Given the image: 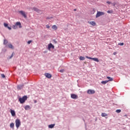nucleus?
Listing matches in <instances>:
<instances>
[{
    "mask_svg": "<svg viewBox=\"0 0 130 130\" xmlns=\"http://www.w3.org/2000/svg\"><path fill=\"white\" fill-rule=\"evenodd\" d=\"M27 96L24 95L22 98H20L19 99V101L21 103V104H23V103H25V101L27 100Z\"/></svg>",
    "mask_w": 130,
    "mask_h": 130,
    "instance_id": "f257e3e1",
    "label": "nucleus"
},
{
    "mask_svg": "<svg viewBox=\"0 0 130 130\" xmlns=\"http://www.w3.org/2000/svg\"><path fill=\"white\" fill-rule=\"evenodd\" d=\"M15 124L17 128H19V127H20V126L21 125V121H20V119H17L15 120Z\"/></svg>",
    "mask_w": 130,
    "mask_h": 130,
    "instance_id": "f03ea898",
    "label": "nucleus"
},
{
    "mask_svg": "<svg viewBox=\"0 0 130 130\" xmlns=\"http://www.w3.org/2000/svg\"><path fill=\"white\" fill-rule=\"evenodd\" d=\"M105 14V13H104V12L98 11L96 14V18H99V17H100V16H103Z\"/></svg>",
    "mask_w": 130,
    "mask_h": 130,
    "instance_id": "7ed1b4c3",
    "label": "nucleus"
},
{
    "mask_svg": "<svg viewBox=\"0 0 130 130\" xmlns=\"http://www.w3.org/2000/svg\"><path fill=\"white\" fill-rule=\"evenodd\" d=\"M85 57L88 59H92V60L96 61V62H99V59H98L97 58H92L91 57H88V56H85Z\"/></svg>",
    "mask_w": 130,
    "mask_h": 130,
    "instance_id": "20e7f679",
    "label": "nucleus"
},
{
    "mask_svg": "<svg viewBox=\"0 0 130 130\" xmlns=\"http://www.w3.org/2000/svg\"><path fill=\"white\" fill-rule=\"evenodd\" d=\"M19 13L21 14L22 17H24L25 18H27V14L23 11H19Z\"/></svg>",
    "mask_w": 130,
    "mask_h": 130,
    "instance_id": "39448f33",
    "label": "nucleus"
},
{
    "mask_svg": "<svg viewBox=\"0 0 130 130\" xmlns=\"http://www.w3.org/2000/svg\"><path fill=\"white\" fill-rule=\"evenodd\" d=\"M52 48L53 49H54V46L53 45H52V44L51 43H50L49 45H48V49L49 50H50V49Z\"/></svg>",
    "mask_w": 130,
    "mask_h": 130,
    "instance_id": "423d86ee",
    "label": "nucleus"
},
{
    "mask_svg": "<svg viewBox=\"0 0 130 130\" xmlns=\"http://www.w3.org/2000/svg\"><path fill=\"white\" fill-rule=\"evenodd\" d=\"M87 94H95V90L92 89H88L87 90Z\"/></svg>",
    "mask_w": 130,
    "mask_h": 130,
    "instance_id": "0eeeda50",
    "label": "nucleus"
},
{
    "mask_svg": "<svg viewBox=\"0 0 130 130\" xmlns=\"http://www.w3.org/2000/svg\"><path fill=\"white\" fill-rule=\"evenodd\" d=\"M32 10L33 11H35V12H37V13H40V12H41V10H39L38 8L36 7H33L32 8Z\"/></svg>",
    "mask_w": 130,
    "mask_h": 130,
    "instance_id": "6e6552de",
    "label": "nucleus"
},
{
    "mask_svg": "<svg viewBox=\"0 0 130 130\" xmlns=\"http://www.w3.org/2000/svg\"><path fill=\"white\" fill-rule=\"evenodd\" d=\"M45 76L46 78H48V79H51V77H52V75L49 73H45Z\"/></svg>",
    "mask_w": 130,
    "mask_h": 130,
    "instance_id": "1a4fd4ad",
    "label": "nucleus"
},
{
    "mask_svg": "<svg viewBox=\"0 0 130 130\" xmlns=\"http://www.w3.org/2000/svg\"><path fill=\"white\" fill-rule=\"evenodd\" d=\"M71 96L72 99H78V95L77 94H71Z\"/></svg>",
    "mask_w": 130,
    "mask_h": 130,
    "instance_id": "9d476101",
    "label": "nucleus"
},
{
    "mask_svg": "<svg viewBox=\"0 0 130 130\" xmlns=\"http://www.w3.org/2000/svg\"><path fill=\"white\" fill-rule=\"evenodd\" d=\"M10 112H11L12 116H15L16 115V113L15 112L14 110L11 109Z\"/></svg>",
    "mask_w": 130,
    "mask_h": 130,
    "instance_id": "9b49d317",
    "label": "nucleus"
},
{
    "mask_svg": "<svg viewBox=\"0 0 130 130\" xmlns=\"http://www.w3.org/2000/svg\"><path fill=\"white\" fill-rule=\"evenodd\" d=\"M88 23L90 25H92V26H96V22L95 21H89Z\"/></svg>",
    "mask_w": 130,
    "mask_h": 130,
    "instance_id": "f8f14e48",
    "label": "nucleus"
},
{
    "mask_svg": "<svg viewBox=\"0 0 130 130\" xmlns=\"http://www.w3.org/2000/svg\"><path fill=\"white\" fill-rule=\"evenodd\" d=\"M23 87H24V85H18V86H17V89H18V90H21V89H23Z\"/></svg>",
    "mask_w": 130,
    "mask_h": 130,
    "instance_id": "ddd939ff",
    "label": "nucleus"
},
{
    "mask_svg": "<svg viewBox=\"0 0 130 130\" xmlns=\"http://www.w3.org/2000/svg\"><path fill=\"white\" fill-rule=\"evenodd\" d=\"M55 125V124H52L48 125L49 128H53L54 127V126Z\"/></svg>",
    "mask_w": 130,
    "mask_h": 130,
    "instance_id": "4468645a",
    "label": "nucleus"
},
{
    "mask_svg": "<svg viewBox=\"0 0 130 130\" xmlns=\"http://www.w3.org/2000/svg\"><path fill=\"white\" fill-rule=\"evenodd\" d=\"M52 29H53V30H57V26L55 25H53L52 26Z\"/></svg>",
    "mask_w": 130,
    "mask_h": 130,
    "instance_id": "2eb2a0df",
    "label": "nucleus"
},
{
    "mask_svg": "<svg viewBox=\"0 0 130 130\" xmlns=\"http://www.w3.org/2000/svg\"><path fill=\"white\" fill-rule=\"evenodd\" d=\"M24 108L25 110H28V109H31L30 106H28V105L26 106Z\"/></svg>",
    "mask_w": 130,
    "mask_h": 130,
    "instance_id": "dca6fc26",
    "label": "nucleus"
},
{
    "mask_svg": "<svg viewBox=\"0 0 130 130\" xmlns=\"http://www.w3.org/2000/svg\"><path fill=\"white\" fill-rule=\"evenodd\" d=\"M107 79H108L109 82H112V81H113V78H111L110 77H107Z\"/></svg>",
    "mask_w": 130,
    "mask_h": 130,
    "instance_id": "f3484780",
    "label": "nucleus"
},
{
    "mask_svg": "<svg viewBox=\"0 0 130 130\" xmlns=\"http://www.w3.org/2000/svg\"><path fill=\"white\" fill-rule=\"evenodd\" d=\"M109 82V81L106 80V81H103L101 82V83H102V84L105 85V84H107V83Z\"/></svg>",
    "mask_w": 130,
    "mask_h": 130,
    "instance_id": "a211bd4d",
    "label": "nucleus"
},
{
    "mask_svg": "<svg viewBox=\"0 0 130 130\" xmlns=\"http://www.w3.org/2000/svg\"><path fill=\"white\" fill-rule=\"evenodd\" d=\"M107 114L105 113H102V117H105V116H107Z\"/></svg>",
    "mask_w": 130,
    "mask_h": 130,
    "instance_id": "6ab92c4d",
    "label": "nucleus"
},
{
    "mask_svg": "<svg viewBox=\"0 0 130 130\" xmlns=\"http://www.w3.org/2000/svg\"><path fill=\"white\" fill-rule=\"evenodd\" d=\"M14 126H15V124L14 123H11L10 124V127L11 128H14Z\"/></svg>",
    "mask_w": 130,
    "mask_h": 130,
    "instance_id": "aec40b11",
    "label": "nucleus"
},
{
    "mask_svg": "<svg viewBox=\"0 0 130 130\" xmlns=\"http://www.w3.org/2000/svg\"><path fill=\"white\" fill-rule=\"evenodd\" d=\"M8 47H9V48H11L12 49H14V47H13V45H12L11 44L8 45Z\"/></svg>",
    "mask_w": 130,
    "mask_h": 130,
    "instance_id": "412c9836",
    "label": "nucleus"
},
{
    "mask_svg": "<svg viewBox=\"0 0 130 130\" xmlns=\"http://www.w3.org/2000/svg\"><path fill=\"white\" fill-rule=\"evenodd\" d=\"M79 59H80V60H85V57L80 56L79 57Z\"/></svg>",
    "mask_w": 130,
    "mask_h": 130,
    "instance_id": "4be33fe9",
    "label": "nucleus"
},
{
    "mask_svg": "<svg viewBox=\"0 0 130 130\" xmlns=\"http://www.w3.org/2000/svg\"><path fill=\"white\" fill-rule=\"evenodd\" d=\"M15 25H16V26H21V22H17L15 24Z\"/></svg>",
    "mask_w": 130,
    "mask_h": 130,
    "instance_id": "5701e85b",
    "label": "nucleus"
},
{
    "mask_svg": "<svg viewBox=\"0 0 130 130\" xmlns=\"http://www.w3.org/2000/svg\"><path fill=\"white\" fill-rule=\"evenodd\" d=\"M12 28L13 29H17L18 28V26H17V25L15 24V25L12 26Z\"/></svg>",
    "mask_w": 130,
    "mask_h": 130,
    "instance_id": "b1692460",
    "label": "nucleus"
},
{
    "mask_svg": "<svg viewBox=\"0 0 130 130\" xmlns=\"http://www.w3.org/2000/svg\"><path fill=\"white\" fill-rule=\"evenodd\" d=\"M4 44L6 45V44H8V41L7 40H4Z\"/></svg>",
    "mask_w": 130,
    "mask_h": 130,
    "instance_id": "393cba45",
    "label": "nucleus"
},
{
    "mask_svg": "<svg viewBox=\"0 0 130 130\" xmlns=\"http://www.w3.org/2000/svg\"><path fill=\"white\" fill-rule=\"evenodd\" d=\"M116 112H117V113H120V112H121V110H116Z\"/></svg>",
    "mask_w": 130,
    "mask_h": 130,
    "instance_id": "a878e982",
    "label": "nucleus"
},
{
    "mask_svg": "<svg viewBox=\"0 0 130 130\" xmlns=\"http://www.w3.org/2000/svg\"><path fill=\"white\" fill-rule=\"evenodd\" d=\"M124 43H118V45H120V46H122L123 45H124Z\"/></svg>",
    "mask_w": 130,
    "mask_h": 130,
    "instance_id": "bb28decb",
    "label": "nucleus"
},
{
    "mask_svg": "<svg viewBox=\"0 0 130 130\" xmlns=\"http://www.w3.org/2000/svg\"><path fill=\"white\" fill-rule=\"evenodd\" d=\"M107 13L108 14H112V11L108 10Z\"/></svg>",
    "mask_w": 130,
    "mask_h": 130,
    "instance_id": "cd10ccee",
    "label": "nucleus"
},
{
    "mask_svg": "<svg viewBox=\"0 0 130 130\" xmlns=\"http://www.w3.org/2000/svg\"><path fill=\"white\" fill-rule=\"evenodd\" d=\"M1 77H2V78H6V76H5V74H1Z\"/></svg>",
    "mask_w": 130,
    "mask_h": 130,
    "instance_id": "c85d7f7f",
    "label": "nucleus"
},
{
    "mask_svg": "<svg viewBox=\"0 0 130 130\" xmlns=\"http://www.w3.org/2000/svg\"><path fill=\"white\" fill-rule=\"evenodd\" d=\"M4 26H5V27H8V23H4Z\"/></svg>",
    "mask_w": 130,
    "mask_h": 130,
    "instance_id": "c756f323",
    "label": "nucleus"
},
{
    "mask_svg": "<svg viewBox=\"0 0 130 130\" xmlns=\"http://www.w3.org/2000/svg\"><path fill=\"white\" fill-rule=\"evenodd\" d=\"M59 72H60V73H63V72H64V70H63V69L60 70L59 71Z\"/></svg>",
    "mask_w": 130,
    "mask_h": 130,
    "instance_id": "7c9ffc66",
    "label": "nucleus"
},
{
    "mask_svg": "<svg viewBox=\"0 0 130 130\" xmlns=\"http://www.w3.org/2000/svg\"><path fill=\"white\" fill-rule=\"evenodd\" d=\"M46 28H47V29H49V28H50V26L48 25H46Z\"/></svg>",
    "mask_w": 130,
    "mask_h": 130,
    "instance_id": "2f4dec72",
    "label": "nucleus"
},
{
    "mask_svg": "<svg viewBox=\"0 0 130 130\" xmlns=\"http://www.w3.org/2000/svg\"><path fill=\"white\" fill-rule=\"evenodd\" d=\"M14 56V53H13L12 54V55H11V56L10 57V58H12V57H13Z\"/></svg>",
    "mask_w": 130,
    "mask_h": 130,
    "instance_id": "473e14b6",
    "label": "nucleus"
},
{
    "mask_svg": "<svg viewBox=\"0 0 130 130\" xmlns=\"http://www.w3.org/2000/svg\"><path fill=\"white\" fill-rule=\"evenodd\" d=\"M107 4H108V5H111V2L108 1L107 2Z\"/></svg>",
    "mask_w": 130,
    "mask_h": 130,
    "instance_id": "72a5a7b5",
    "label": "nucleus"
},
{
    "mask_svg": "<svg viewBox=\"0 0 130 130\" xmlns=\"http://www.w3.org/2000/svg\"><path fill=\"white\" fill-rule=\"evenodd\" d=\"M7 28L9 30H12V28L11 27L8 26Z\"/></svg>",
    "mask_w": 130,
    "mask_h": 130,
    "instance_id": "f704fd0d",
    "label": "nucleus"
},
{
    "mask_svg": "<svg viewBox=\"0 0 130 130\" xmlns=\"http://www.w3.org/2000/svg\"><path fill=\"white\" fill-rule=\"evenodd\" d=\"M31 42H32V41H28L27 42V43H28V44H30V43H31Z\"/></svg>",
    "mask_w": 130,
    "mask_h": 130,
    "instance_id": "c9c22d12",
    "label": "nucleus"
},
{
    "mask_svg": "<svg viewBox=\"0 0 130 130\" xmlns=\"http://www.w3.org/2000/svg\"><path fill=\"white\" fill-rule=\"evenodd\" d=\"M116 53H117L116 52H114L113 53L114 55H116Z\"/></svg>",
    "mask_w": 130,
    "mask_h": 130,
    "instance_id": "e433bc0d",
    "label": "nucleus"
},
{
    "mask_svg": "<svg viewBox=\"0 0 130 130\" xmlns=\"http://www.w3.org/2000/svg\"><path fill=\"white\" fill-rule=\"evenodd\" d=\"M74 11L76 12V11H77V9H74Z\"/></svg>",
    "mask_w": 130,
    "mask_h": 130,
    "instance_id": "4c0bfd02",
    "label": "nucleus"
},
{
    "mask_svg": "<svg viewBox=\"0 0 130 130\" xmlns=\"http://www.w3.org/2000/svg\"><path fill=\"white\" fill-rule=\"evenodd\" d=\"M37 102L36 101H35V103H36Z\"/></svg>",
    "mask_w": 130,
    "mask_h": 130,
    "instance_id": "58836bf2",
    "label": "nucleus"
}]
</instances>
